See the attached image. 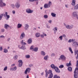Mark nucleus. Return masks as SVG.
<instances>
[{
	"label": "nucleus",
	"mask_w": 78,
	"mask_h": 78,
	"mask_svg": "<svg viewBox=\"0 0 78 78\" xmlns=\"http://www.w3.org/2000/svg\"><path fill=\"white\" fill-rule=\"evenodd\" d=\"M6 5V3L3 2V0H0V6L1 7L5 6Z\"/></svg>",
	"instance_id": "7ed1b4c3"
},
{
	"label": "nucleus",
	"mask_w": 78,
	"mask_h": 78,
	"mask_svg": "<svg viewBox=\"0 0 78 78\" xmlns=\"http://www.w3.org/2000/svg\"><path fill=\"white\" fill-rule=\"evenodd\" d=\"M18 62H19V64H18L19 67H21V66H22V64H23L22 60H19Z\"/></svg>",
	"instance_id": "9d476101"
},
{
	"label": "nucleus",
	"mask_w": 78,
	"mask_h": 78,
	"mask_svg": "<svg viewBox=\"0 0 78 78\" xmlns=\"http://www.w3.org/2000/svg\"><path fill=\"white\" fill-rule=\"evenodd\" d=\"M71 42H73L74 41H75V39L73 40V39H71Z\"/></svg>",
	"instance_id": "69168bd1"
},
{
	"label": "nucleus",
	"mask_w": 78,
	"mask_h": 78,
	"mask_svg": "<svg viewBox=\"0 0 78 78\" xmlns=\"http://www.w3.org/2000/svg\"><path fill=\"white\" fill-rule=\"evenodd\" d=\"M49 77H48V78H53V74L52 73V71H51V70H49Z\"/></svg>",
	"instance_id": "20e7f679"
},
{
	"label": "nucleus",
	"mask_w": 78,
	"mask_h": 78,
	"mask_svg": "<svg viewBox=\"0 0 78 78\" xmlns=\"http://www.w3.org/2000/svg\"><path fill=\"white\" fill-rule=\"evenodd\" d=\"M3 14H1L0 15V20H1V19H2V17H3Z\"/></svg>",
	"instance_id": "de8ad7c7"
},
{
	"label": "nucleus",
	"mask_w": 78,
	"mask_h": 78,
	"mask_svg": "<svg viewBox=\"0 0 78 78\" xmlns=\"http://www.w3.org/2000/svg\"><path fill=\"white\" fill-rule=\"evenodd\" d=\"M13 70L14 71H15L16 70V69H17V67H16V66H15L14 68H13Z\"/></svg>",
	"instance_id": "3c124183"
},
{
	"label": "nucleus",
	"mask_w": 78,
	"mask_h": 78,
	"mask_svg": "<svg viewBox=\"0 0 78 78\" xmlns=\"http://www.w3.org/2000/svg\"><path fill=\"white\" fill-rule=\"evenodd\" d=\"M2 50H3V48L2 47H0V51H2Z\"/></svg>",
	"instance_id": "13d9d810"
},
{
	"label": "nucleus",
	"mask_w": 78,
	"mask_h": 78,
	"mask_svg": "<svg viewBox=\"0 0 78 78\" xmlns=\"http://www.w3.org/2000/svg\"><path fill=\"white\" fill-rule=\"evenodd\" d=\"M34 47V46L33 45L30 48V50H33V49Z\"/></svg>",
	"instance_id": "864d4df0"
},
{
	"label": "nucleus",
	"mask_w": 78,
	"mask_h": 78,
	"mask_svg": "<svg viewBox=\"0 0 78 78\" xmlns=\"http://www.w3.org/2000/svg\"><path fill=\"white\" fill-rule=\"evenodd\" d=\"M44 19H47L48 18V15H45L44 16Z\"/></svg>",
	"instance_id": "a19ab883"
},
{
	"label": "nucleus",
	"mask_w": 78,
	"mask_h": 78,
	"mask_svg": "<svg viewBox=\"0 0 78 78\" xmlns=\"http://www.w3.org/2000/svg\"><path fill=\"white\" fill-rule=\"evenodd\" d=\"M41 37H42V38H44V35L41 34Z\"/></svg>",
	"instance_id": "bf43d9fd"
},
{
	"label": "nucleus",
	"mask_w": 78,
	"mask_h": 78,
	"mask_svg": "<svg viewBox=\"0 0 78 78\" xmlns=\"http://www.w3.org/2000/svg\"><path fill=\"white\" fill-rule=\"evenodd\" d=\"M59 39H60L61 41H62V36H60L59 37Z\"/></svg>",
	"instance_id": "49530a36"
},
{
	"label": "nucleus",
	"mask_w": 78,
	"mask_h": 78,
	"mask_svg": "<svg viewBox=\"0 0 78 78\" xmlns=\"http://www.w3.org/2000/svg\"><path fill=\"white\" fill-rule=\"evenodd\" d=\"M66 27V28H67V29H69V25H65Z\"/></svg>",
	"instance_id": "37998d69"
},
{
	"label": "nucleus",
	"mask_w": 78,
	"mask_h": 78,
	"mask_svg": "<svg viewBox=\"0 0 78 78\" xmlns=\"http://www.w3.org/2000/svg\"><path fill=\"white\" fill-rule=\"evenodd\" d=\"M15 12H16L15 11L13 10V11H12L13 14H15Z\"/></svg>",
	"instance_id": "0e129e2a"
},
{
	"label": "nucleus",
	"mask_w": 78,
	"mask_h": 78,
	"mask_svg": "<svg viewBox=\"0 0 78 78\" xmlns=\"http://www.w3.org/2000/svg\"><path fill=\"white\" fill-rule=\"evenodd\" d=\"M5 16L7 17V19H9L10 17L9 15H8V12H5Z\"/></svg>",
	"instance_id": "bb28decb"
},
{
	"label": "nucleus",
	"mask_w": 78,
	"mask_h": 78,
	"mask_svg": "<svg viewBox=\"0 0 78 78\" xmlns=\"http://www.w3.org/2000/svg\"><path fill=\"white\" fill-rule=\"evenodd\" d=\"M9 27V25H8L6 24H5L4 25V28H5V29H6V30H7V29H8V27Z\"/></svg>",
	"instance_id": "4be33fe9"
},
{
	"label": "nucleus",
	"mask_w": 78,
	"mask_h": 78,
	"mask_svg": "<svg viewBox=\"0 0 78 78\" xmlns=\"http://www.w3.org/2000/svg\"><path fill=\"white\" fill-rule=\"evenodd\" d=\"M63 37L64 38H66V35L65 34H63Z\"/></svg>",
	"instance_id": "680f3d73"
},
{
	"label": "nucleus",
	"mask_w": 78,
	"mask_h": 78,
	"mask_svg": "<svg viewBox=\"0 0 78 78\" xmlns=\"http://www.w3.org/2000/svg\"><path fill=\"white\" fill-rule=\"evenodd\" d=\"M29 2H34V1H35L37 3V5H38L39 1L38 0H29Z\"/></svg>",
	"instance_id": "5701e85b"
},
{
	"label": "nucleus",
	"mask_w": 78,
	"mask_h": 78,
	"mask_svg": "<svg viewBox=\"0 0 78 78\" xmlns=\"http://www.w3.org/2000/svg\"><path fill=\"white\" fill-rule=\"evenodd\" d=\"M74 78H78V68H76L74 71Z\"/></svg>",
	"instance_id": "f257e3e1"
},
{
	"label": "nucleus",
	"mask_w": 78,
	"mask_h": 78,
	"mask_svg": "<svg viewBox=\"0 0 78 78\" xmlns=\"http://www.w3.org/2000/svg\"><path fill=\"white\" fill-rule=\"evenodd\" d=\"M55 53H52L51 55V57H53L55 56Z\"/></svg>",
	"instance_id": "c03bdc74"
},
{
	"label": "nucleus",
	"mask_w": 78,
	"mask_h": 78,
	"mask_svg": "<svg viewBox=\"0 0 78 78\" xmlns=\"http://www.w3.org/2000/svg\"><path fill=\"white\" fill-rule=\"evenodd\" d=\"M48 55H46L44 57V60H47V59H48Z\"/></svg>",
	"instance_id": "2f4dec72"
},
{
	"label": "nucleus",
	"mask_w": 78,
	"mask_h": 78,
	"mask_svg": "<svg viewBox=\"0 0 78 78\" xmlns=\"http://www.w3.org/2000/svg\"><path fill=\"white\" fill-rule=\"evenodd\" d=\"M10 70H14L13 68H10Z\"/></svg>",
	"instance_id": "774afa93"
},
{
	"label": "nucleus",
	"mask_w": 78,
	"mask_h": 78,
	"mask_svg": "<svg viewBox=\"0 0 78 78\" xmlns=\"http://www.w3.org/2000/svg\"><path fill=\"white\" fill-rule=\"evenodd\" d=\"M46 53L44 51H41V55L42 56H44L45 55Z\"/></svg>",
	"instance_id": "a211bd4d"
},
{
	"label": "nucleus",
	"mask_w": 78,
	"mask_h": 78,
	"mask_svg": "<svg viewBox=\"0 0 78 78\" xmlns=\"http://www.w3.org/2000/svg\"><path fill=\"white\" fill-rule=\"evenodd\" d=\"M73 47H78V42H73Z\"/></svg>",
	"instance_id": "9b49d317"
},
{
	"label": "nucleus",
	"mask_w": 78,
	"mask_h": 78,
	"mask_svg": "<svg viewBox=\"0 0 78 78\" xmlns=\"http://www.w3.org/2000/svg\"><path fill=\"white\" fill-rule=\"evenodd\" d=\"M7 69H8V67L7 66H5V67L4 68V71H6L7 70Z\"/></svg>",
	"instance_id": "a18cd8bd"
},
{
	"label": "nucleus",
	"mask_w": 78,
	"mask_h": 78,
	"mask_svg": "<svg viewBox=\"0 0 78 78\" xmlns=\"http://www.w3.org/2000/svg\"><path fill=\"white\" fill-rule=\"evenodd\" d=\"M77 54V55H78V50H76L75 51V55H76Z\"/></svg>",
	"instance_id": "ea45409f"
},
{
	"label": "nucleus",
	"mask_w": 78,
	"mask_h": 78,
	"mask_svg": "<svg viewBox=\"0 0 78 78\" xmlns=\"http://www.w3.org/2000/svg\"><path fill=\"white\" fill-rule=\"evenodd\" d=\"M70 62H71V61H70L69 63H66V66L67 67H69V66H72V64Z\"/></svg>",
	"instance_id": "a878e982"
},
{
	"label": "nucleus",
	"mask_w": 78,
	"mask_h": 78,
	"mask_svg": "<svg viewBox=\"0 0 78 78\" xmlns=\"http://www.w3.org/2000/svg\"><path fill=\"white\" fill-rule=\"evenodd\" d=\"M22 24L20 23H18L17 25V28H20L22 27Z\"/></svg>",
	"instance_id": "b1692460"
},
{
	"label": "nucleus",
	"mask_w": 78,
	"mask_h": 78,
	"mask_svg": "<svg viewBox=\"0 0 78 78\" xmlns=\"http://www.w3.org/2000/svg\"><path fill=\"white\" fill-rule=\"evenodd\" d=\"M75 9H78V5H76L75 7H74Z\"/></svg>",
	"instance_id": "09e8293b"
},
{
	"label": "nucleus",
	"mask_w": 78,
	"mask_h": 78,
	"mask_svg": "<svg viewBox=\"0 0 78 78\" xmlns=\"http://www.w3.org/2000/svg\"><path fill=\"white\" fill-rule=\"evenodd\" d=\"M45 72L46 73L45 77L47 78V77L48 76V74H49V70L48 71L47 69H46Z\"/></svg>",
	"instance_id": "ddd939ff"
},
{
	"label": "nucleus",
	"mask_w": 78,
	"mask_h": 78,
	"mask_svg": "<svg viewBox=\"0 0 78 78\" xmlns=\"http://www.w3.org/2000/svg\"><path fill=\"white\" fill-rule=\"evenodd\" d=\"M41 34L39 33H37L35 34V36L36 37H40Z\"/></svg>",
	"instance_id": "412c9836"
},
{
	"label": "nucleus",
	"mask_w": 78,
	"mask_h": 78,
	"mask_svg": "<svg viewBox=\"0 0 78 78\" xmlns=\"http://www.w3.org/2000/svg\"><path fill=\"white\" fill-rule=\"evenodd\" d=\"M4 53H8V50L6 48H5L4 49V51H3Z\"/></svg>",
	"instance_id": "f704fd0d"
},
{
	"label": "nucleus",
	"mask_w": 78,
	"mask_h": 78,
	"mask_svg": "<svg viewBox=\"0 0 78 78\" xmlns=\"http://www.w3.org/2000/svg\"><path fill=\"white\" fill-rule=\"evenodd\" d=\"M69 50L70 51L71 53H73L72 51V48H71V47H69Z\"/></svg>",
	"instance_id": "473e14b6"
},
{
	"label": "nucleus",
	"mask_w": 78,
	"mask_h": 78,
	"mask_svg": "<svg viewBox=\"0 0 78 78\" xmlns=\"http://www.w3.org/2000/svg\"><path fill=\"white\" fill-rule=\"evenodd\" d=\"M53 31H54L55 34H56V32L58 31V28L57 27H55L53 29Z\"/></svg>",
	"instance_id": "f3484780"
},
{
	"label": "nucleus",
	"mask_w": 78,
	"mask_h": 78,
	"mask_svg": "<svg viewBox=\"0 0 78 78\" xmlns=\"http://www.w3.org/2000/svg\"><path fill=\"white\" fill-rule=\"evenodd\" d=\"M26 12H27V13L30 14L31 13H32L33 12V10L29 9L26 10Z\"/></svg>",
	"instance_id": "6e6552de"
},
{
	"label": "nucleus",
	"mask_w": 78,
	"mask_h": 78,
	"mask_svg": "<svg viewBox=\"0 0 78 78\" xmlns=\"http://www.w3.org/2000/svg\"><path fill=\"white\" fill-rule=\"evenodd\" d=\"M25 37V33L23 32L21 33V34L20 37V39H23V38H24Z\"/></svg>",
	"instance_id": "423d86ee"
},
{
	"label": "nucleus",
	"mask_w": 78,
	"mask_h": 78,
	"mask_svg": "<svg viewBox=\"0 0 78 78\" xmlns=\"http://www.w3.org/2000/svg\"><path fill=\"white\" fill-rule=\"evenodd\" d=\"M76 2V0H73L71 3L72 5V6H75V5Z\"/></svg>",
	"instance_id": "dca6fc26"
},
{
	"label": "nucleus",
	"mask_w": 78,
	"mask_h": 78,
	"mask_svg": "<svg viewBox=\"0 0 78 78\" xmlns=\"http://www.w3.org/2000/svg\"><path fill=\"white\" fill-rule=\"evenodd\" d=\"M38 50V48L35 47L34 49H33V51H37Z\"/></svg>",
	"instance_id": "cd10ccee"
},
{
	"label": "nucleus",
	"mask_w": 78,
	"mask_h": 78,
	"mask_svg": "<svg viewBox=\"0 0 78 78\" xmlns=\"http://www.w3.org/2000/svg\"><path fill=\"white\" fill-rule=\"evenodd\" d=\"M11 6L12 7V8H14L15 6H14V5L12 4L11 5Z\"/></svg>",
	"instance_id": "6e6d98bb"
},
{
	"label": "nucleus",
	"mask_w": 78,
	"mask_h": 78,
	"mask_svg": "<svg viewBox=\"0 0 78 78\" xmlns=\"http://www.w3.org/2000/svg\"><path fill=\"white\" fill-rule=\"evenodd\" d=\"M51 67L53 69H55V68L56 67L54 64H52L50 65Z\"/></svg>",
	"instance_id": "aec40b11"
},
{
	"label": "nucleus",
	"mask_w": 78,
	"mask_h": 78,
	"mask_svg": "<svg viewBox=\"0 0 78 78\" xmlns=\"http://www.w3.org/2000/svg\"><path fill=\"white\" fill-rule=\"evenodd\" d=\"M18 47L19 48H20V49H22L23 50H25V49H26L25 46L24 45L22 46L20 48V46H19Z\"/></svg>",
	"instance_id": "4468645a"
},
{
	"label": "nucleus",
	"mask_w": 78,
	"mask_h": 78,
	"mask_svg": "<svg viewBox=\"0 0 78 78\" xmlns=\"http://www.w3.org/2000/svg\"><path fill=\"white\" fill-rule=\"evenodd\" d=\"M10 39L11 38H8L7 39L8 42H9V41L10 40Z\"/></svg>",
	"instance_id": "052dcab7"
},
{
	"label": "nucleus",
	"mask_w": 78,
	"mask_h": 78,
	"mask_svg": "<svg viewBox=\"0 0 78 78\" xmlns=\"http://www.w3.org/2000/svg\"><path fill=\"white\" fill-rule=\"evenodd\" d=\"M68 69L69 72H72V68L71 67H69Z\"/></svg>",
	"instance_id": "393cba45"
},
{
	"label": "nucleus",
	"mask_w": 78,
	"mask_h": 78,
	"mask_svg": "<svg viewBox=\"0 0 78 78\" xmlns=\"http://www.w3.org/2000/svg\"><path fill=\"white\" fill-rule=\"evenodd\" d=\"M48 5V7H50V6L51 5V2L50 1L49 2V3Z\"/></svg>",
	"instance_id": "e433bc0d"
},
{
	"label": "nucleus",
	"mask_w": 78,
	"mask_h": 78,
	"mask_svg": "<svg viewBox=\"0 0 78 78\" xmlns=\"http://www.w3.org/2000/svg\"><path fill=\"white\" fill-rule=\"evenodd\" d=\"M60 58L62 61H66V58L64 55H61Z\"/></svg>",
	"instance_id": "1a4fd4ad"
},
{
	"label": "nucleus",
	"mask_w": 78,
	"mask_h": 78,
	"mask_svg": "<svg viewBox=\"0 0 78 78\" xmlns=\"http://www.w3.org/2000/svg\"><path fill=\"white\" fill-rule=\"evenodd\" d=\"M59 67L60 69H62V68H63L64 67V65H61L59 66Z\"/></svg>",
	"instance_id": "58836bf2"
},
{
	"label": "nucleus",
	"mask_w": 78,
	"mask_h": 78,
	"mask_svg": "<svg viewBox=\"0 0 78 78\" xmlns=\"http://www.w3.org/2000/svg\"><path fill=\"white\" fill-rule=\"evenodd\" d=\"M17 58H18V56H17V55H15L14 57H13V59L15 60H16V59H17Z\"/></svg>",
	"instance_id": "72a5a7b5"
},
{
	"label": "nucleus",
	"mask_w": 78,
	"mask_h": 78,
	"mask_svg": "<svg viewBox=\"0 0 78 78\" xmlns=\"http://www.w3.org/2000/svg\"><path fill=\"white\" fill-rule=\"evenodd\" d=\"M15 6L17 8V9H19L20 7V5L19 3V1L17 0L16 2L15 5Z\"/></svg>",
	"instance_id": "f03ea898"
},
{
	"label": "nucleus",
	"mask_w": 78,
	"mask_h": 78,
	"mask_svg": "<svg viewBox=\"0 0 78 78\" xmlns=\"http://www.w3.org/2000/svg\"><path fill=\"white\" fill-rule=\"evenodd\" d=\"M21 43L22 45H26L27 44L25 42H23V40L22 41Z\"/></svg>",
	"instance_id": "c9c22d12"
},
{
	"label": "nucleus",
	"mask_w": 78,
	"mask_h": 78,
	"mask_svg": "<svg viewBox=\"0 0 78 78\" xmlns=\"http://www.w3.org/2000/svg\"><path fill=\"white\" fill-rule=\"evenodd\" d=\"M72 15L73 17H76V18H77L78 16V14L77 13V12H73L72 13Z\"/></svg>",
	"instance_id": "0eeeda50"
},
{
	"label": "nucleus",
	"mask_w": 78,
	"mask_h": 78,
	"mask_svg": "<svg viewBox=\"0 0 78 78\" xmlns=\"http://www.w3.org/2000/svg\"><path fill=\"white\" fill-rule=\"evenodd\" d=\"M29 27V25L28 24H25V26L24 27L25 30H27L28 29V28Z\"/></svg>",
	"instance_id": "2eb2a0df"
},
{
	"label": "nucleus",
	"mask_w": 78,
	"mask_h": 78,
	"mask_svg": "<svg viewBox=\"0 0 78 78\" xmlns=\"http://www.w3.org/2000/svg\"><path fill=\"white\" fill-rule=\"evenodd\" d=\"M73 27V25H71L69 26V29H71Z\"/></svg>",
	"instance_id": "8fccbe9b"
},
{
	"label": "nucleus",
	"mask_w": 78,
	"mask_h": 78,
	"mask_svg": "<svg viewBox=\"0 0 78 78\" xmlns=\"http://www.w3.org/2000/svg\"><path fill=\"white\" fill-rule=\"evenodd\" d=\"M30 70H31V69L29 68H27L25 71V74L27 75V72H28V73H30Z\"/></svg>",
	"instance_id": "39448f33"
},
{
	"label": "nucleus",
	"mask_w": 78,
	"mask_h": 78,
	"mask_svg": "<svg viewBox=\"0 0 78 78\" xmlns=\"http://www.w3.org/2000/svg\"><path fill=\"white\" fill-rule=\"evenodd\" d=\"M0 38H5V36L4 35H1L0 36Z\"/></svg>",
	"instance_id": "603ef678"
},
{
	"label": "nucleus",
	"mask_w": 78,
	"mask_h": 78,
	"mask_svg": "<svg viewBox=\"0 0 78 78\" xmlns=\"http://www.w3.org/2000/svg\"><path fill=\"white\" fill-rule=\"evenodd\" d=\"M5 29L3 28L1 30V33H4L5 32Z\"/></svg>",
	"instance_id": "4c0bfd02"
},
{
	"label": "nucleus",
	"mask_w": 78,
	"mask_h": 78,
	"mask_svg": "<svg viewBox=\"0 0 78 78\" xmlns=\"http://www.w3.org/2000/svg\"><path fill=\"white\" fill-rule=\"evenodd\" d=\"M54 69L57 73H60V70L59 69V68L58 67H56Z\"/></svg>",
	"instance_id": "f8f14e48"
},
{
	"label": "nucleus",
	"mask_w": 78,
	"mask_h": 78,
	"mask_svg": "<svg viewBox=\"0 0 78 78\" xmlns=\"http://www.w3.org/2000/svg\"><path fill=\"white\" fill-rule=\"evenodd\" d=\"M76 66L77 67H78V60H77L76 63Z\"/></svg>",
	"instance_id": "5fc2aeb1"
},
{
	"label": "nucleus",
	"mask_w": 78,
	"mask_h": 78,
	"mask_svg": "<svg viewBox=\"0 0 78 78\" xmlns=\"http://www.w3.org/2000/svg\"><path fill=\"white\" fill-rule=\"evenodd\" d=\"M56 14L54 13H51V16H52V17H56Z\"/></svg>",
	"instance_id": "7c9ffc66"
},
{
	"label": "nucleus",
	"mask_w": 78,
	"mask_h": 78,
	"mask_svg": "<svg viewBox=\"0 0 78 78\" xmlns=\"http://www.w3.org/2000/svg\"><path fill=\"white\" fill-rule=\"evenodd\" d=\"M25 57L26 58H30V55H25Z\"/></svg>",
	"instance_id": "79ce46f5"
},
{
	"label": "nucleus",
	"mask_w": 78,
	"mask_h": 78,
	"mask_svg": "<svg viewBox=\"0 0 78 78\" xmlns=\"http://www.w3.org/2000/svg\"><path fill=\"white\" fill-rule=\"evenodd\" d=\"M48 22H49V23H50L51 22V20H50L48 21Z\"/></svg>",
	"instance_id": "338daca9"
},
{
	"label": "nucleus",
	"mask_w": 78,
	"mask_h": 78,
	"mask_svg": "<svg viewBox=\"0 0 78 78\" xmlns=\"http://www.w3.org/2000/svg\"><path fill=\"white\" fill-rule=\"evenodd\" d=\"M71 42H72V40H71V39L69 40L68 41V42H69V43H71Z\"/></svg>",
	"instance_id": "4d7b16f0"
},
{
	"label": "nucleus",
	"mask_w": 78,
	"mask_h": 78,
	"mask_svg": "<svg viewBox=\"0 0 78 78\" xmlns=\"http://www.w3.org/2000/svg\"><path fill=\"white\" fill-rule=\"evenodd\" d=\"M44 8H49L48 7V5L47 4H45L44 5Z\"/></svg>",
	"instance_id": "c85d7f7f"
},
{
	"label": "nucleus",
	"mask_w": 78,
	"mask_h": 78,
	"mask_svg": "<svg viewBox=\"0 0 78 78\" xmlns=\"http://www.w3.org/2000/svg\"><path fill=\"white\" fill-rule=\"evenodd\" d=\"M53 78H60V77L56 74L54 76Z\"/></svg>",
	"instance_id": "c756f323"
},
{
	"label": "nucleus",
	"mask_w": 78,
	"mask_h": 78,
	"mask_svg": "<svg viewBox=\"0 0 78 78\" xmlns=\"http://www.w3.org/2000/svg\"><path fill=\"white\" fill-rule=\"evenodd\" d=\"M27 43L29 44H31L32 43V39L29 38L27 41Z\"/></svg>",
	"instance_id": "6ab92c4d"
},
{
	"label": "nucleus",
	"mask_w": 78,
	"mask_h": 78,
	"mask_svg": "<svg viewBox=\"0 0 78 78\" xmlns=\"http://www.w3.org/2000/svg\"><path fill=\"white\" fill-rule=\"evenodd\" d=\"M68 6H69V5H67V4H66L65 5V7H66V8H68Z\"/></svg>",
	"instance_id": "e2e57ef3"
}]
</instances>
